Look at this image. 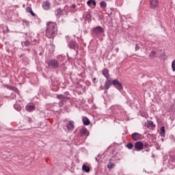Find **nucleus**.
<instances>
[{"label":"nucleus","instance_id":"obj_1","mask_svg":"<svg viewBox=\"0 0 175 175\" xmlns=\"http://www.w3.org/2000/svg\"><path fill=\"white\" fill-rule=\"evenodd\" d=\"M58 32V27H57V23L53 22H48L46 23V36L49 39H54L57 36Z\"/></svg>","mask_w":175,"mask_h":175},{"label":"nucleus","instance_id":"obj_2","mask_svg":"<svg viewBox=\"0 0 175 175\" xmlns=\"http://www.w3.org/2000/svg\"><path fill=\"white\" fill-rule=\"evenodd\" d=\"M57 98L59 100L58 103L59 107H62V106H64V102H66V100H69L70 99V98L65 96L64 94H57Z\"/></svg>","mask_w":175,"mask_h":175},{"label":"nucleus","instance_id":"obj_3","mask_svg":"<svg viewBox=\"0 0 175 175\" xmlns=\"http://www.w3.org/2000/svg\"><path fill=\"white\" fill-rule=\"evenodd\" d=\"M46 64L49 66L54 68L55 69L59 67V62L56 59H49L46 61Z\"/></svg>","mask_w":175,"mask_h":175},{"label":"nucleus","instance_id":"obj_4","mask_svg":"<svg viewBox=\"0 0 175 175\" xmlns=\"http://www.w3.org/2000/svg\"><path fill=\"white\" fill-rule=\"evenodd\" d=\"M68 47L71 50H76L77 49H79V44H77V42L75 40H71L68 42Z\"/></svg>","mask_w":175,"mask_h":175},{"label":"nucleus","instance_id":"obj_5","mask_svg":"<svg viewBox=\"0 0 175 175\" xmlns=\"http://www.w3.org/2000/svg\"><path fill=\"white\" fill-rule=\"evenodd\" d=\"M112 85H113V87L116 88L117 90H118L119 91H121V90H122V88H123L122 83L120 82V81H118V79L113 80Z\"/></svg>","mask_w":175,"mask_h":175},{"label":"nucleus","instance_id":"obj_6","mask_svg":"<svg viewBox=\"0 0 175 175\" xmlns=\"http://www.w3.org/2000/svg\"><path fill=\"white\" fill-rule=\"evenodd\" d=\"M92 32L94 35H100V33H103L105 30L102 28V27L97 26L93 29Z\"/></svg>","mask_w":175,"mask_h":175},{"label":"nucleus","instance_id":"obj_7","mask_svg":"<svg viewBox=\"0 0 175 175\" xmlns=\"http://www.w3.org/2000/svg\"><path fill=\"white\" fill-rule=\"evenodd\" d=\"M169 161H170V164L168 165V167L170 169H174V167H175V156L174 155H172V156L170 155ZM172 163H174V164L173 165Z\"/></svg>","mask_w":175,"mask_h":175},{"label":"nucleus","instance_id":"obj_8","mask_svg":"<svg viewBox=\"0 0 175 175\" xmlns=\"http://www.w3.org/2000/svg\"><path fill=\"white\" fill-rule=\"evenodd\" d=\"M111 85H113V81H111V79H106L104 84V88L105 91H107V90H109Z\"/></svg>","mask_w":175,"mask_h":175},{"label":"nucleus","instance_id":"obj_9","mask_svg":"<svg viewBox=\"0 0 175 175\" xmlns=\"http://www.w3.org/2000/svg\"><path fill=\"white\" fill-rule=\"evenodd\" d=\"M143 147H144V144H143V142H142L140 141L135 142V148L136 150H137L138 151L143 150Z\"/></svg>","mask_w":175,"mask_h":175},{"label":"nucleus","instance_id":"obj_10","mask_svg":"<svg viewBox=\"0 0 175 175\" xmlns=\"http://www.w3.org/2000/svg\"><path fill=\"white\" fill-rule=\"evenodd\" d=\"M131 137L134 142H137V140H142V135H140L139 133H133L131 135Z\"/></svg>","mask_w":175,"mask_h":175},{"label":"nucleus","instance_id":"obj_11","mask_svg":"<svg viewBox=\"0 0 175 175\" xmlns=\"http://www.w3.org/2000/svg\"><path fill=\"white\" fill-rule=\"evenodd\" d=\"M66 128L68 131H73L75 129V122L70 120L66 124Z\"/></svg>","mask_w":175,"mask_h":175},{"label":"nucleus","instance_id":"obj_12","mask_svg":"<svg viewBox=\"0 0 175 175\" xmlns=\"http://www.w3.org/2000/svg\"><path fill=\"white\" fill-rule=\"evenodd\" d=\"M81 136H88L90 135V132L85 128H82L79 130Z\"/></svg>","mask_w":175,"mask_h":175},{"label":"nucleus","instance_id":"obj_13","mask_svg":"<svg viewBox=\"0 0 175 175\" xmlns=\"http://www.w3.org/2000/svg\"><path fill=\"white\" fill-rule=\"evenodd\" d=\"M150 2L152 9H155V8H158V5H159L158 0H150Z\"/></svg>","mask_w":175,"mask_h":175},{"label":"nucleus","instance_id":"obj_14","mask_svg":"<svg viewBox=\"0 0 175 175\" xmlns=\"http://www.w3.org/2000/svg\"><path fill=\"white\" fill-rule=\"evenodd\" d=\"M103 75L105 77L106 80H109L110 78V74H109V70L105 68L102 72Z\"/></svg>","mask_w":175,"mask_h":175},{"label":"nucleus","instance_id":"obj_15","mask_svg":"<svg viewBox=\"0 0 175 175\" xmlns=\"http://www.w3.org/2000/svg\"><path fill=\"white\" fill-rule=\"evenodd\" d=\"M64 14V11L61 8H57L56 10L55 16L57 18H59Z\"/></svg>","mask_w":175,"mask_h":175},{"label":"nucleus","instance_id":"obj_16","mask_svg":"<svg viewBox=\"0 0 175 175\" xmlns=\"http://www.w3.org/2000/svg\"><path fill=\"white\" fill-rule=\"evenodd\" d=\"M42 8L44 9V10H49V9H50V2L49 1L43 2Z\"/></svg>","mask_w":175,"mask_h":175},{"label":"nucleus","instance_id":"obj_17","mask_svg":"<svg viewBox=\"0 0 175 175\" xmlns=\"http://www.w3.org/2000/svg\"><path fill=\"white\" fill-rule=\"evenodd\" d=\"M82 121L83 122V125H90V124H91L90 119H88L87 117H83Z\"/></svg>","mask_w":175,"mask_h":175},{"label":"nucleus","instance_id":"obj_18","mask_svg":"<svg viewBox=\"0 0 175 175\" xmlns=\"http://www.w3.org/2000/svg\"><path fill=\"white\" fill-rule=\"evenodd\" d=\"M87 5L88 6H91V5H93V6H96V1L95 0H88Z\"/></svg>","mask_w":175,"mask_h":175},{"label":"nucleus","instance_id":"obj_19","mask_svg":"<svg viewBox=\"0 0 175 175\" xmlns=\"http://www.w3.org/2000/svg\"><path fill=\"white\" fill-rule=\"evenodd\" d=\"M25 109H26L27 111H33V110H35V106L27 105Z\"/></svg>","mask_w":175,"mask_h":175},{"label":"nucleus","instance_id":"obj_20","mask_svg":"<svg viewBox=\"0 0 175 175\" xmlns=\"http://www.w3.org/2000/svg\"><path fill=\"white\" fill-rule=\"evenodd\" d=\"M82 170L83 172H85L86 173H90V168L88 167V165H83Z\"/></svg>","mask_w":175,"mask_h":175},{"label":"nucleus","instance_id":"obj_21","mask_svg":"<svg viewBox=\"0 0 175 175\" xmlns=\"http://www.w3.org/2000/svg\"><path fill=\"white\" fill-rule=\"evenodd\" d=\"M116 166V165L114 163H111V159H109V164L107 165V167L108 169H113V167H114Z\"/></svg>","mask_w":175,"mask_h":175},{"label":"nucleus","instance_id":"obj_22","mask_svg":"<svg viewBox=\"0 0 175 175\" xmlns=\"http://www.w3.org/2000/svg\"><path fill=\"white\" fill-rule=\"evenodd\" d=\"M165 126H163L161 127V132H160L161 136L165 137Z\"/></svg>","mask_w":175,"mask_h":175},{"label":"nucleus","instance_id":"obj_23","mask_svg":"<svg viewBox=\"0 0 175 175\" xmlns=\"http://www.w3.org/2000/svg\"><path fill=\"white\" fill-rule=\"evenodd\" d=\"M100 6L102 8V9H105L107 6V3H106V1H101L100 3Z\"/></svg>","mask_w":175,"mask_h":175},{"label":"nucleus","instance_id":"obj_24","mask_svg":"<svg viewBox=\"0 0 175 175\" xmlns=\"http://www.w3.org/2000/svg\"><path fill=\"white\" fill-rule=\"evenodd\" d=\"M22 46H25L26 47H28V46H29V44H31V43L28 41H24L21 42Z\"/></svg>","mask_w":175,"mask_h":175},{"label":"nucleus","instance_id":"obj_25","mask_svg":"<svg viewBox=\"0 0 175 175\" xmlns=\"http://www.w3.org/2000/svg\"><path fill=\"white\" fill-rule=\"evenodd\" d=\"M127 148H129V150H132V148H133V144H132V143L129 142L127 146H126Z\"/></svg>","mask_w":175,"mask_h":175},{"label":"nucleus","instance_id":"obj_26","mask_svg":"<svg viewBox=\"0 0 175 175\" xmlns=\"http://www.w3.org/2000/svg\"><path fill=\"white\" fill-rule=\"evenodd\" d=\"M156 54H157V53H155V51H152L150 53L149 57H150L151 58H154V57H155Z\"/></svg>","mask_w":175,"mask_h":175},{"label":"nucleus","instance_id":"obj_27","mask_svg":"<svg viewBox=\"0 0 175 175\" xmlns=\"http://www.w3.org/2000/svg\"><path fill=\"white\" fill-rule=\"evenodd\" d=\"M172 68L173 72H175V59H174V60L172 61Z\"/></svg>","mask_w":175,"mask_h":175},{"label":"nucleus","instance_id":"obj_28","mask_svg":"<svg viewBox=\"0 0 175 175\" xmlns=\"http://www.w3.org/2000/svg\"><path fill=\"white\" fill-rule=\"evenodd\" d=\"M148 125H150V126H155V125L154 124V122L151 120H149L148 122Z\"/></svg>","mask_w":175,"mask_h":175},{"label":"nucleus","instance_id":"obj_29","mask_svg":"<svg viewBox=\"0 0 175 175\" xmlns=\"http://www.w3.org/2000/svg\"><path fill=\"white\" fill-rule=\"evenodd\" d=\"M31 11H32V8H31L30 7H27L26 12L27 13H30Z\"/></svg>","mask_w":175,"mask_h":175},{"label":"nucleus","instance_id":"obj_30","mask_svg":"<svg viewBox=\"0 0 175 175\" xmlns=\"http://www.w3.org/2000/svg\"><path fill=\"white\" fill-rule=\"evenodd\" d=\"M137 50H140V46H139L137 44H135V51H137Z\"/></svg>","mask_w":175,"mask_h":175},{"label":"nucleus","instance_id":"obj_31","mask_svg":"<svg viewBox=\"0 0 175 175\" xmlns=\"http://www.w3.org/2000/svg\"><path fill=\"white\" fill-rule=\"evenodd\" d=\"M30 14H31V16H33V17H35L36 16V14H35L34 13H33V11H31V12H30Z\"/></svg>","mask_w":175,"mask_h":175},{"label":"nucleus","instance_id":"obj_32","mask_svg":"<svg viewBox=\"0 0 175 175\" xmlns=\"http://www.w3.org/2000/svg\"><path fill=\"white\" fill-rule=\"evenodd\" d=\"M6 88H8V90H12L11 86H9L8 85H5Z\"/></svg>","mask_w":175,"mask_h":175},{"label":"nucleus","instance_id":"obj_33","mask_svg":"<svg viewBox=\"0 0 175 175\" xmlns=\"http://www.w3.org/2000/svg\"><path fill=\"white\" fill-rule=\"evenodd\" d=\"M86 17H87V18H91V15L90 14H88L86 15Z\"/></svg>","mask_w":175,"mask_h":175},{"label":"nucleus","instance_id":"obj_34","mask_svg":"<svg viewBox=\"0 0 175 175\" xmlns=\"http://www.w3.org/2000/svg\"><path fill=\"white\" fill-rule=\"evenodd\" d=\"M144 147H148V144H147V143L144 144Z\"/></svg>","mask_w":175,"mask_h":175},{"label":"nucleus","instance_id":"obj_35","mask_svg":"<svg viewBox=\"0 0 175 175\" xmlns=\"http://www.w3.org/2000/svg\"><path fill=\"white\" fill-rule=\"evenodd\" d=\"M115 51H116V53H118V51H119L118 48H116Z\"/></svg>","mask_w":175,"mask_h":175},{"label":"nucleus","instance_id":"obj_36","mask_svg":"<svg viewBox=\"0 0 175 175\" xmlns=\"http://www.w3.org/2000/svg\"><path fill=\"white\" fill-rule=\"evenodd\" d=\"M96 80V78H94L93 80H92V82L95 83Z\"/></svg>","mask_w":175,"mask_h":175},{"label":"nucleus","instance_id":"obj_37","mask_svg":"<svg viewBox=\"0 0 175 175\" xmlns=\"http://www.w3.org/2000/svg\"><path fill=\"white\" fill-rule=\"evenodd\" d=\"M72 8H73L75 9V8H76V4L72 5Z\"/></svg>","mask_w":175,"mask_h":175},{"label":"nucleus","instance_id":"obj_38","mask_svg":"<svg viewBox=\"0 0 175 175\" xmlns=\"http://www.w3.org/2000/svg\"><path fill=\"white\" fill-rule=\"evenodd\" d=\"M95 159H96V162H99V159H98V157H96Z\"/></svg>","mask_w":175,"mask_h":175},{"label":"nucleus","instance_id":"obj_39","mask_svg":"<svg viewBox=\"0 0 175 175\" xmlns=\"http://www.w3.org/2000/svg\"><path fill=\"white\" fill-rule=\"evenodd\" d=\"M42 54H43L42 52H40V53H39V55H42Z\"/></svg>","mask_w":175,"mask_h":175}]
</instances>
